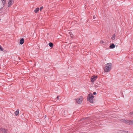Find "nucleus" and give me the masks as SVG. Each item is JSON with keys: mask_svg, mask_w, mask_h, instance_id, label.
<instances>
[{"mask_svg": "<svg viewBox=\"0 0 133 133\" xmlns=\"http://www.w3.org/2000/svg\"><path fill=\"white\" fill-rule=\"evenodd\" d=\"M112 65L111 63H107L105 65L104 71L106 72L109 71L111 69Z\"/></svg>", "mask_w": 133, "mask_h": 133, "instance_id": "1", "label": "nucleus"}, {"mask_svg": "<svg viewBox=\"0 0 133 133\" xmlns=\"http://www.w3.org/2000/svg\"><path fill=\"white\" fill-rule=\"evenodd\" d=\"M94 96L92 94H89L88 96L87 100L89 101L90 103H92L93 102Z\"/></svg>", "mask_w": 133, "mask_h": 133, "instance_id": "2", "label": "nucleus"}, {"mask_svg": "<svg viewBox=\"0 0 133 133\" xmlns=\"http://www.w3.org/2000/svg\"><path fill=\"white\" fill-rule=\"evenodd\" d=\"M83 99V97L82 96H80L75 99L76 102L78 104H81L82 103Z\"/></svg>", "mask_w": 133, "mask_h": 133, "instance_id": "3", "label": "nucleus"}, {"mask_svg": "<svg viewBox=\"0 0 133 133\" xmlns=\"http://www.w3.org/2000/svg\"><path fill=\"white\" fill-rule=\"evenodd\" d=\"M123 122H125V123L129 124H132V121L123 119Z\"/></svg>", "mask_w": 133, "mask_h": 133, "instance_id": "4", "label": "nucleus"}, {"mask_svg": "<svg viewBox=\"0 0 133 133\" xmlns=\"http://www.w3.org/2000/svg\"><path fill=\"white\" fill-rule=\"evenodd\" d=\"M14 0H9L8 6L9 7L12 5L14 3Z\"/></svg>", "mask_w": 133, "mask_h": 133, "instance_id": "5", "label": "nucleus"}, {"mask_svg": "<svg viewBox=\"0 0 133 133\" xmlns=\"http://www.w3.org/2000/svg\"><path fill=\"white\" fill-rule=\"evenodd\" d=\"M97 78V76H92L91 78V81L92 82H94L96 79Z\"/></svg>", "mask_w": 133, "mask_h": 133, "instance_id": "6", "label": "nucleus"}, {"mask_svg": "<svg viewBox=\"0 0 133 133\" xmlns=\"http://www.w3.org/2000/svg\"><path fill=\"white\" fill-rule=\"evenodd\" d=\"M19 109H18L15 112L14 114L16 116L18 115L19 113Z\"/></svg>", "mask_w": 133, "mask_h": 133, "instance_id": "7", "label": "nucleus"}, {"mask_svg": "<svg viewBox=\"0 0 133 133\" xmlns=\"http://www.w3.org/2000/svg\"><path fill=\"white\" fill-rule=\"evenodd\" d=\"M24 42V40L23 38H22L20 41V44H23Z\"/></svg>", "mask_w": 133, "mask_h": 133, "instance_id": "8", "label": "nucleus"}, {"mask_svg": "<svg viewBox=\"0 0 133 133\" xmlns=\"http://www.w3.org/2000/svg\"><path fill=\"white\" fill-rule=\"evenodd\" d=\"M110 47L111 48H114L115 47V45L114 44H112L110 45Z\"/></svg>", "mask_w": 133, "mask_h": 133, "instance_id": "9", "label": "nucleus"}, {"mask_svg": "<svg viewBox=\"0 0 133 133\" xmlns=\"http://www.w3.org/2000/svg\"><path fill=\"white\" fill-rule=\"evenodd\" d=\"M2 2V4L3 5V6H4L5 3H6V0H1Z\"/></svg>", "mask_w": 133, "mask_h": 133, "instance_id": "10", "label": "nucleus"}, {"mask_svg": "<svg viewBox=\"0 0 133 133\" xmlns=\"http://www.w3.org/2000/svg\"><path fill=\"white\" fill-rule=\"evenodd\" d=\"M39 10V8H37L34 10V12L36 13H37L38 12Z\"/></svg>", "mask_w": 133, "mask_h": 133, "instance_id": "11", "label": "nucleus"}, {"mask_svg": "<svg viewBox=\"0 0 133 133\" xmlns=\"http://www.w3.org/2000/svg\"><path fill=\"white\" fill-rule=\"evenodd\" d=\"M49 45L50 47H51V48H52L53 46V44L51 42H50V43H49Z\"/></svg>", "mask_w": 133, "mask_h": 133, "instance_id": "12", "label": "nucleus"}, {"mask_svg": "<svg viewBox=\"0 0 133 133\" xmlns=\"http://www.w3.org/2000/svg\"><path fill=\"white\" fill-rule=\"evenodd\" d=\"M116 36L115 34H114L112 37L111 39L112 40H114L115 39Z\"/></svg>", "mask_w": 133, "mask_h": 133, "instance_id": "13", "label": "nucleus"}, {"mask_svg": "<svg viewBox=\"0 0 133 133\" xmlns=\"http://www.w3.org/2000/svg\"><path fill=\"white\" fill-rule=\"evenodd\" d=\"M69 34L70 35V36L71 37H73V34H72V33L71 32H69Z\"/></svg>", "mask_w": 133, "mask_h": 133, "instance_id": "14", "label": "nucleus"}, {"mask_svg": "<svg viewBox=\"0 0 133 133\" xmlns=\"http://www.w3.org/2000/svg\"><path fill=\"white\" fill-rule=\"evenodd\" d=\"M0 50L3 51V48L0 45Z\"/></svg>", "mask_w": 133, "mask_h": 133, "instance_id": "15", "label": "nucleus"}, {"mask_svg": "<svg viewBox=\"0 0 133 133\" xmlns=\"http://www.w3.org/2000/svg\"><path fill=\"white\" fill-rule=\"evenodd\" d=\"M98 85H99L98 84H96L94 85V86L96 88L98 87Z\"/></svg>", "mask_w": 133, "mask_h": 133, "instance_id": "16", "label": "nucleus"}, {"mask_svg": "<svg viewBox=\"0 0 133 133\" xmlns=\"http://www.w3.org/2000/svg\"><path fill=\"white\" fill-rule=\"evenodd\" d=\"M43 6L41 7L40 8V10L41 11L42 10V9H43Z\"/></svg>", "mask_w": 133, "mask_h": 133, "instance_id": "17", "label": "nucleus"}, {"mask_svg": "<svg viewBox=\"0 0 133 133\" xmlns=\"http://www.w3.org/2000/svg\"><path fill=\"white\" fill-rule=\"evenodd\" d=\"M128 131H123V133H127L128 132Z\"/></svg>", "mask_w": 133, "mask_h": 133, "instance_id": "18", "label": "nucleus"}, {"mask_svg": "<svg viewBox=\"0 0 133 133\" xmlns=\"http://www.w3.org/2000/svg\"><path fill=\"white\" fill-rule=\"evenodd\" d=\"M104 43V42L103 41H100V44H102Z\"/></svg>", "mask_w": 133, "mask_h": 133, "instance_id": "19", "label": "nucleus"}, {"mask_svg": "<svg viewBox=\"0 0 133 133\" xmlns=\"http://www.w3.org/2000/svg\"><path fill=\"white\" fill-rule=\"evenodd\" d=\"M130 114V115H133V111L132 112H131Z\"/></svg>", "mask_w": 133, "mask_h": 133, "instance_id": "20", "label": "nucleus"}, {"mask_svg": "<svg viewBox=\"0 0 133 133\" xmlns=\"http://www.w3.org/2000/svg\"><path fill=\"white\" fill-rule=\"evenodd\" d=\"M93 94L94 95H96V93L95 92H94V93H93Z\"/></svg>", "mask_w": 133, "mask_h": 133, "instance_id": "21", "label": "nucleus"}, {"mask_svg": "<svg viewBox=\"0 0 133 133\" xmlns=\"http://www.w3.org/2000/svg\"><path fill=\"white\" fill-rule=\"evenodd\" d=\"M4 133H6V130L5 129H4Z\"/></svg>", "mask_w": 133, "mask_h": 133, "instance_id": "22", "label": "nucleus"}, {"mask_svg": "<svg viewBox=\"0 0 133 133\" xmlns=\"http://www.w3.org/2000/svg\"><path fill=\"white\" fill-rule=\"evenodd\" d=\"M96 18L95 16H93V18L94 19H95V18Z\"/></svg>", "mask_w": 133, "mask_h": 133, "instance_id": "23", "label": "nucleus"}, {"mask_svg": "<svg viewBox=\"0 0 133 133\" xmlns=\"http://www.w3.org/2000/svg\"><path fill=\"white\" fill-rule=\"evenodd\" d=\"M59 98V96H58L57 97V99H59V98Z\"/></svg>", "mask_w": 133, "mask_h": 133, "instance_id": "24", "label": "nucleus"}, {"mask_svg": "<svg viewBox=\"0 0 133 133\" xmlns=\"http://www.w3.org/2000/svg\"><path fill=\"white\" fill-rule=\"evenodd\" d=\"M132 124H133V121H132Z\"/></svg>", "mask_w": 133, "mask_h": 133, "instance_id": "25", "label": "nucleus"}, {"mask_svg": "<svg viewBox=\"0 0 133 133\" xmlns=\"http://www.w3.org/2000/svg\"><path fill=\"white\" fill-rule=\"evenodd\" d=\"M1 20V19H0V21Z\"/></svg>", "mask_w": 133, "mask_h": 133, "instance_id": "26", "label": "nucleus"}]
</instances>
